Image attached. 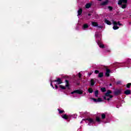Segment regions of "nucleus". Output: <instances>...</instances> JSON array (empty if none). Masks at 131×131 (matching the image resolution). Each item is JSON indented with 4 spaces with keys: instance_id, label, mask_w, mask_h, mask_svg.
Here are the masks:
<instances>
[{
    "instance_id": "nucleus-23",
    "label": "nucleus",
    "mask_w": 131,
    "mask_h": 131,
    "mask_svg": "<svg viewBox=\"0 0 131 131\" xmlns=\"http://www.w3.org/2000/svg\"><path fill=\"white\" fill-rule=\"evenodd\" d=\"M57 110L59 112V114H62V113H64V112H65V111H64V110H60L59 108H58Z\"/></svg>"
},
{
    "instance_id": "nucleus-22",
    "label": "nucleus",
    "mask_w": 131,
    "mask_h": 131,
    "mask_svg": "<svg viewBox=\"0 0 131 131\" xmlns=\"http://www.w3.org/2000/svg\"><path fill=\"white\" fill-rule=\"evenodd\" d=\"M98 95H99V91L96 90L95 92V95L96 98H98Z\"/></svg>"
},
{
    "instance_id": "nucleus-46",
    "label": "nucleus",
    "mask_w": 131,
    "mask_h": 131,
    "mask_svg": "<svg viewBox=\"0 0 131 131\" xmlns=\"http://www.w3.org/2000/svg\"><path fill=\"white\" fill-rule=\"evenodd\" d=\"M110 86H112V83L110 84Z\"/></svg>"
},
{
    "instance_id": "nucleus-18",
    "label": "nucleus",
    "mask_w": 131,
    "mask_h": 131,
    "mask_svg": "<svg viewBox=\"0 0 131 131\" xmlns=\"http://www.w3.org/2000/svg\"><path fill=\"white\" fill-rule=\"evenodd\" d=\"M104 23H106V24H107V25H111L112 24L111 21L106 19L104 20Z\"/></svg>"
},
{
    "instance_id": "nucleus-8",
    "label": "nucleus",
    "mask_w": 131,
    "mask_h": 131,
    "mask_svg": "<svg viewBox=\"0 0 131 131\" xmlns=\"http://www.w3.org/2000/svg\"><path fill=\"white\" fill-rule=\"evenodd\" d=\"M105 70H106L105 75L106 76H107V77H109V76H110V73L111 72V71L107 68H106Z\"/></svg>"
},
{
    "instance_id": "nucleus-14",
    "label": "nucleus",
    "mask_w": 131,
    "mask_h": 131,
    "mask_svg": "<svg viewBox=\"0 0 131 131\" xmlns=\"http://www.w3.org/2000/svg\"><path fill=\"white\" fill-rule=\"evenodd\" d=\"M107 5H108V0H106L100 4V6H106Z\"/></svg>"
},
{
    "instance_id": "nucleus-39",
    "label": "nucleus",
    "mask_w": 131,
    "mask_h": 131,
    "mask_svg": "<svg viewBox=\"0 0 131 131\" xmlns=\"http://www.w3.org/2000/svg\"><path fill=\"white\" fill-rule=\"evenodd\" d=\"M98 28H100V29H102L103 28V27L101 26H98Z\"/></svg>"
},
{
    "instance_id": "nucleus-16",
    "label": "nucleus",
    "mask_w": 131,
    "mask_h": 131,
    "mask_svg": "<svg viewBox=\"0 0 131 131\" xmlns=\"http://www.w3.org/2000/svg\"><path fill=\"white\" fill-rule=\"evenodd\" d=\"M82 14V8H79L78 10V16H80Z\"/></svg>"
},
{
    "instance_id": "nucleus-43",
    "label": "nucleus",
    "mask_w": 131,
    "mask_h": 131,
    "mask_svg": "<svg viewBox=\"0 0 131 131\" xmlns=\"http://www.w3.org/2000/svg\"><path fill=\"white\" fill-rule=\"evenodd\" d=\"M117 23V25H119V24H120V22L118 21Z\"/></svg>"
},
{
    "instance_id": "nucleus-42",
    "label": "nucleus",
    "mask_w": 131,
    "mask_h": 131,
    "mask_svg": "<svg viewBox=\"0 0 131 131\" xmlns=\"http://www.w3.org/2000/svg\"><path fill=\"white\" fill-rule=\"evenodd\" d=\"M119 26H123V25H122V24H119Z\"/></svg>"
},
{
    "instance_id": "nucleus-9",
    "label": "nucleus",
    "mask_w": 131,
    "mask_h": 131,
    "mask_svg": "<svg viewBox=\"0 0 131 131\" xmlns=\"http://www.w3.org/2000/svg\"><path fill=\"white\" fill-rule=\"evenodd\" d=\"M66 88H68V90H70V84H69V81L68 80H66Z\"/></svg>"
},
{
    "instance_id": "nucleus-15",
    "label": "nucleus",
    "mask_w": 131,
    "mask_h": 131,
    "mask_svg": "<svg viewBox=\"0 0 131 131\" xmlns=\"http://www.w3.org/2000/svg\"><path fill=\"white\" fill-rule=\"evenodd\" d=\"M88 28H89V25L88 24H85L83 25L82 29H83V30H85V29H88Z\"/></svg>"
},
{
    "instance_id": "nucleus-24",
    "label": "nucleus",
    "mask_w": 131,
    "mask_h": 131,
    "mask_svg": "<svg viewBox=\"0 0 131 131\" xmlns=\"http://www.w3.org/2000/svg\"><path fill=\"white\" fill-rule=\"evenodd\" d=\"M100 90H101V91L102 93H105V92H106V91L105 88H101Z\"/></svg>"
},
{
    "instance_id": "nucleus-48",
    "label": "nucleus",
    "mask_w": 131,
    "mask_h": 131,
    "mask_svg": "<svg viewBox=\"0 0 131 131\" xmlns=\"http://www.w3.org/2000/svg\"><path fill=\"white\" fill-rule=\"evenodd\" d=\"M77 84H78V85H79V83H78Z\"/></svg>"
},
{
    "instance_id": "nucleus-30",
    "label": "nucleus",
    "mask_w": 131,
    "mask_h": 131,
    "mask_svg": "<svg viewBox=\"0 0 131 131\" xmlns=\"http://www.w3.org/2000/svg\"><path fill=\"white\" fill-rule=\"evenodd\" d=\"M99 47L101 49H104V48H105V46L103 44H100V45H99Z\"/></svg>"
},
{
    "instance_id": "nucleus-44",
    "label": "nucleus",
    "mask_w": 131,
    "mask_h": 131,
    "mask_svg": "<svg viewBox=\"0 0 131 131\" xmlns=\"http://www.w3.org/2000/svg\"><path fill=\"white\" fill-rule=\"evenodd\" d=\"M106 100H107V101H110V98H108L107 99H106Z\"/></svg>"
},
{
    "instance_id": "nucleus-20",
    "label": "nucleus",
    "mask_w": 131,
    "mask_h": 131,
    "mask_svg": "<svg viewBox=\"0 0 131 131\" xmlns=\"http://www.w3.org/2000/svg\"><path fill=\"white\" fill-rule=\"evenodd\" d=\"M62 118H63V119H66L67 120L68 119V116H67V114H64V115L61 116Z\"/></svg>"
},
{
    "instance_id": "nucleus-12",
    "label": "nucleus",
    "mask_w": 131,
    "mask_h": 131,
    "mask_svg": "<svg viewBox=\"0 0 131 131\" xmlns=\"http://www.w3.org/2000/svg\"><path fill=\"white\" fill-rule=\"evenodd\" d=\"M130 90H127L124 91V94L126 95V96H128V95H130Z\"/></svg>"
},
{
    "instance_id": "nucleus-27",
    "label": "nucleus",
    "mask_w": 131,
    "mask_h": 131,
    "mask_svg": "<svg viewBox=\"0 0 131 131\" xmlns=\"http://www.w3.org/2000/svg\"><path fill=\"white\" fill-rule=\"evenodd\" d=\"M130 86H131V83H128L126 85V86L127 89H130Z\"/></svg>"
},
{
    "instance_id": "nucleus-31",
    "label": "nucleus",
    "mask_w": 131,
    "mask_h": 131,
    "mask_svg": "<svg viewBox=\"0 0 131 131\" xmlns=\"http://www.w3.org/2000/svg\"><path fill=\"white\" fill-rule=\"evenodd\" d=\"M108 9L109 10V11H112L113 10V7L112 6H108Z\"/></svg>"
},
{
    "instance_id": "nucleus-1",
    "label": "nucleus",
    "mask_w": 131,
    "mask_h": 131,
    "mask_svg": "<svg viewBox=\"0 0 131 131\" xmlns=\"http://www.w3.org/2000/svg\"><path fill=\"white\" fill-rule=\"evenodd\" d=\"M122 91L121 89H116L114 92V95L115 96H119V95H121Z\"/></svg>"
},
{
    "instance_id": "nucleus-33",
    "label": "nucleus",
    "mask_w": 131,
    "mask_h": 131,
    "mask_svg": "<svg viewBox=\"0 0 131 131\" xmlns=\"http://www.w3.org/2000/svg\"><path fill=\"white\" fill-rule=\"evenodd\" d=\"M97 42V44L98 45V46H100V45H102L101 41H100L99 40H98Z\"/></svg>"
},
{
    "instance_id": "nucleus-5",
    "label": "nucleus",
    "mask_w": 131,
    "mask_h": 131,
    "mask_svg": "<svg viewBox=\"0 0 131 131\" xmlns=\"http://www.w3.org/2000/svg\"><path fill=\"white\" fill-rule=\"evenodd\" d=\"M83 92L81 90H75L73 92H71L72 95H73V94H78L79 95H82V94Z\"/></svg>"
},
{
    "instance_id": "nucleus-7",
    "label": "nucleus",
    "mask_w": 131,
    "mask_h": 131,
    "mask_svg": "<svg viewBox=\"0 0 131 131\" xmlns=\"http://www.w3.org/2000/svg\"><path fill=\"white\" fill-rule=\"evenodd\" d=\"M92 100L94 101L95 103H97V102H103V100H102V98H98L97 99L94 98H91Z\"/></svg>"
},
{
    "instance_id": "nucleus-47",
    "label": "nucleus",
    "mask_w": 131,
    "mask_h": 131,
    "mask_svg": "<svg viewBox=\"0 0 131 131\" xmlns=\"http://www.w3.org/2000/svg\"><path fill=\"white\" fill-rule=\"evenodd\" d=\"M89 75H92V73L89 74Z\"/></svg>"
},
{
    "instance_id": "nucleus-17",
    "label": "nucleus",
    "mask_w": 131,
    "mask_h": 131,
    "mask_svg": "<svg viewBox=\"0 0 131 131\" xmlns=\"http://www.w3.org/2000/svg\"><path fill=\"white\" fill-rule=\"evenodd\" d=\"M103 76H104V73L100 72L98 74V77H99V78H102V77H103Z\"/></svg>"
},
{
    "instance_id": "nucleus-32",
    "label": "nucleus",
    "mask_w": 131,
    "mask_h": 131,
    "mask_svg": "<svg viewBox=\"0 0 131 131\" xmlns=\"http://www.w3.org/2000/svg\"><path fill=\"white\" fill-rule=\"evenodd\" d=\"M99 73H100V71H99V70H95L94 72V73L95 74H99Z\"/></svg>"
},
{
    "instance_id": "nucleus-25",
    "label": "nucleus",
    "mask_w": 131,
    "mask_h": 131,
    "mask_svg": "<svg viewBox=\"0 0 131 131\" xmlns=\"http://www.w3.org/2000/svg\"><path fill=\"white\" fill-rule=\"evenodd\" d=\"M105 118H106V115L105 114H101V119H105Z\"/></svg>"
},
{
    "instance_id": "nucleus-28",
    "label": "nucleus",
    "mask_w": 131,
    "mask_h": 131,
    "mask_svg": "<svg viewBox=\"0 0 131 131\" xmlns=\"http://www.w3.org/2000/svg\"><path fill=\"white\" fill-rule=\"evenodd\" d=\"M59 88H60V89H61V90H66V87H65V86H63L62 85H60Z\"/></svg>"
},
{
    "instance_id": "nucleus-34",
    "label": "nucleus",
    "mask_w": 131,
    "mask_h": 131,
    "mask_svg": "<svg viewBox=\"0 0 131 131\" xmlns=\"http://www.w3.org/2000/svg\"><path fill=\"white\" fill-rule=\"evenodd\" d=\"M116 84H117V85L121 84V81H118L116 82Z\"/></svg>"
},
{
    "instance_id": "nucleus-13",
    "label": "nucleus",
    "mask_w": 131,
    "mask_h": 131,
    "mask_svg": "<svg viewBox=\"0 0 131 131\" xmlns=\"http://www.w3.org/2000/svg\"><path fill=\"white\" fill-rule=\"evenodd\" d=\"M92 7V3H87L85 5V9H90Z\"/></svg>"
},
{
    "instance_id": "nucleus-37",
    "label": "nucleus",
    "mask_w": 131,
    "mask_h": 131,
    "mask_svg": "<svg viewBox=\"0 0 131 131\" xmlns=\"http://www.w3.org/2000/svg\"><path fill=\"white\" fill-rule=\"evenodd\" d=\"M108 97H110V99H112V98H113V95H110V96H108Z\"/></svg>"
},
{
    "instance_id": "nucleus-4",
    "label": "nucleus",
    "mask_w": 131,
    "mask_h": 131,
    "mask_svg": "<svg viewBox=\"0 0 131 131\" xmlns=\"http://www.w3.org/2000/svg\"><path fill=\"white\" fill-rule=\"evenodd\" d=\"M53 82H57V84H61V83H63V81L60 78H56V80H54L52 81Z\"/></svg>"
},
{
    "instance_id": "nucleus-38",
    "label": "nucleus",
    "mask_w": 131,
    "mask_h": 131,
    "mask_svg": "<svg viewBox=\"0 0 131 131\" xmlns=\"http://www.w3.org/2000/svg\"><path fill=\"white\" fill-rule=\"evenodd\" d=\"M95 36H96V37H97V38L99 37V34L96 33V34H95Z\"/></svg>"
},
{
    "instance_id": "nucleus-6",
    "label": "nucleus",
    "mask_w": 131,
    "mask_h": 131,
    "mask_svg": "<svg viewBox=\"0 0 131 131\" xmlns=\"http://www.w3.org/2000/svg\"><path fill=\"white\" fill-rule=\"evenodd\" d=\"M122 3L127 4V0H119L118 5H119V6H121V5H122Z\"/></svg>"
},
{
    "instance_id": "nucleus-21",
    "label": "nucleus",
    "mask_w": 131,
    "mask_h": 131,
    "mask_svg": "<svg viewBox=\"0 0 131 131\" xmlns=\"http://www.w3.org/2000/svg\"><path fill=\"white\" fill-rule=\"evenodd\" d=\"M122 9H126L127 7L126 4H122L121 5Z\"/></svg>"
},
{
    "instance_id": "nucleus-40",
    "label": "nucleus",
    "mask_w": 131,
    "mask_h": 131,
    "mask_svg": "<svg viewBox=\"0 0 131 131\" xmlns=\"http://www.w3.org/2000/svg\"><path fill=\"white\" fill-rule=\"evenodd\" d=\"M55 89L56 90H58V85H57L56 84L55 85Z\"/></svg>"
},
{
    "instance_id": "nucleus-36",
    "label": "nucleus",
    "mask_w": 131,
    "mask_h": 131,
    "mask_svg": "<svg viewBox=\"0 0 131 131\" xmlns=\"http://www.w3.org/2000/svg\"><path fill=\"white\" fill-rule=\"evenodd\" d=\"M78 76H79V78H80L81 77V74L80 73H78Z\"/></svg>"
},
{
    "instance_id": "nucleus-11",
    "label": "nucleus",
    "mask_w": 131,
    "mask_h": 131,
    "mask_svg": "<svg viewBox=\"0 0 131 131\" xmlns=\"http://www.w3.org/2000/svg\"><path fill=\"white\" fill-rule=\"evenodd\" d=\"M95 80H96V79H92L91 80V81H90L91 85H92V86L95 85Z\"/></svg>"
},
{
    "instance_id": "nucleus-26",
    "label": "nucleus",
    "mask_w": 131,
    "mask_h": 131,
    "mask_svg": "<svg viewBox=\"0 0 131 131\" xmlns=\"http://www.w3.org/2000/svg\"><path fill=\"white\" fill-rule=\"evenodd\" d=\"M96 120L97 122H100L101 121V119L99 117H96Z\"/></svg>"
},
{
    "instance_id": "nucleus-10",
    "label": "nucleus",
    "mask_w": 131,
    "mask_h": 131,
    "mask_svg": "<svg viewBox=\"0 0 131 131\" xmlns=\"http://www.w3.org/2000/svg\"><path fill=\"white\" fill-rule=\"evenodd\" d=\"M110 94H112V91L111 90H107L105 94V97H108V96H110Z\"/></svg>"
},
{
    "instance_id": "nucleus-2",
    "label": "nucleus",
    "mask_w": 131,
    "mask_h": 131,
    "mask_svg": "<svg viewBox=\"0 0 131 131\" xmlns=\"http://www.w3.org/2000/svg\"><path fill=\"white\" fill-rule=\"evenodd\" d=\"M83 120H87V121H89V123H93L94 124L96 123V121L91 118H88L85 119H83Z\"/></svg>"
},
{
    "instance_id": "nucleus-29",
    "label": "nucleus",
    "mask_w": 131,
    "mask_h": 131,
    "mask_svg": "<svg viewBox=\"0 0 131 131\" xmlns=\"http://www.w3.org/2000/svg\"><path fill=\"white\" fill-rule=\"evenodd\" d=\"M88 92H89V93H90V94H92V93H93V89H92V88H89V89H88Z\"/></svg>"
},
{
    "instance_id": "nucleus-35",
    "label": "nucleus",
    "mask_w": 131,
    "mask_h": 131,
    "mask_svg": "<svg viewBox=\"0 0 131 131\" xmlns=\"http://www.w3.org/2000/svg\"><path fill=\"white\" fill-rule=\"evenodd\" d=\"M52 82H53V81H51V85L53 88V89H54V85H53V83Z\"/></svg>"
},
{
    "instance_id": "nucleus-3",
    "label": "nucleus",
    "mask_w": 131,
    "mask_h": 131,
    "mask_svg": "<svg viewBox=\"0 0 131 131\" xmlns=\"http://www.w3.org/2000/svg\"><path fill=\"white\" fill-rule=\"evenodd\" d=\"M113 24L114 25V26L113 27L114 30H117V29H119V27L117 26V22L113 20Z\"/></svg>"
},
{
    "instance_id": "nucleus-41",
    "label": "nucleus",
    "mask_w": 131,
    "mask_h": 131,
    "mask_svg": "<svg viewBox=\"0 0 131 131\" xmlns=\"http://www.w3.org/2000/svg\"><path fill=\"white\" fill-rule=\"evenodd\" d=\"M103 99H104V100H107V98L106 97V96H105L103 97Z\"/></svg>"
},
{
    "instance_id": "nucleus-49",
    "label": "nucleus",
    "mask_w": 131,
    "mask_h": 131,
    "mask_svg": "<svg viewBox=\"0 0 131 131\" xmlns=\"http://www.w3.org/2000/svg\"><path fill=\"white\" fill-rule=\"evenodd\" d=\"M97 1H99V2H101V1H102V0H97Z\"/></svg>"
},
{
    "instance_id": "nucleus-19",
    "label": "nucleus",
    "mask_w": 131,
    "mask_h": 131,
    "mask_svg": "<svg viewBox=\"0 0 131 131\" xmlns=\"http://www.w3.org/2000/svg\"><path fill=\"white\" fill-rule=\"evenodd\" d=\"M92 25H93L94 27H97L98 26V25H99L98 24V23L95 22V21H93V22L92 23Z\"/></svg>"
},
{
    "instance_id": "nucleus-45",
    "label": "nucleus",
    "mask_w": 131,
    "mask_h": 131,
    "mask_svg": "<svg viewBox=\"0 0 131 131\" xmlns=\"http://www.w3.org/2000/svg\"><path fill=\"white\" fill-rule=\"evenodd\" d=\"M88 16H92V14L89 13Z\"/></svg>"
}]
</instances>
